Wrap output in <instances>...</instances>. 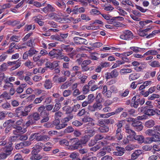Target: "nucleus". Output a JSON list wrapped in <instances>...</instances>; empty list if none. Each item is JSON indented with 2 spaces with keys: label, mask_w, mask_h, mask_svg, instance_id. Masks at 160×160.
Wrapping results in <instances>:
<instances>
[{
  "label": "nucleus",
  "mask_w": 160,
  "mask_h": 160,
  "mask_svg": "<svg viewBox=\"0 0 160 160\" xmlns=\"http://www.w3.org/2000/svg\"><path fill=\"white\" fill-rule=\"evenodd\" d=\"M33 106V104L32 103L25 107L21 106L17 108L15 111L16 114V117L21 118L23 117L27 116L28 115Z\"/></svg>",
  "instance_id": "obj_1"
},
{
  "label": "nucleus",
  "mask_w": 160,
  "mask_h": 160,
  "mask_svg": "<svg viewBox=\"0 0 160 160\" xmlns=\"http://www.w3.org/2000/svg\"><path fill=\"white\" fill-rule=\"evenodd\" d=\"M153 106H146L145 107H140L138 108V111L140 112H143L144 114L148 116L155 115L154 109H152Z\"/></svg>",
  "instance_id": "obj_2"
},
{
  "label": "nucleus",
  "mask_w": 160,
  "mask_h": 160,
  "mask_svg": "<svg viewBox=\"0 0 160 160\" xmlns=\"http://www.w3.org/2000/svg\"><path fill=\"white\" fill-rule=\"evenodd\" d=\"M102 100L101 99H96V102L92 106L88 105V110L91 112H93L96 111L101 110L102 108L101 103Z\"/></svg>",
  "instance_id": "obj_3"
},
{
  "label": "nucleus",
  "mask_w": 160,
  "mask_h": 160,
  "mask_svg": "<svg viewBox=\"0 0 160 160\" xmlns=\"http://www.w3.org/2000/svg\"><path fill=\"white\" fill-rule=\"evenodd\" d=\"M61 50L58 49H53L48 53V55L52 58H56L57 59H63L65 56L62 55Z\"/></svg>",
  "instance_id": "obj_4"
},
{
  "label": "nucleus",
  "mask_w": 160,
  "mask_h": 160,
  "mask_svg": "<svg viewBox=\"0 0 160 160\" xmlns=\"http://www.w3.org/2000/svg\"><path fill=\"white\" fill-rule=\"evenodd\" d=\"M128 121L132 122V126L136 131L139 132L142 130L143 126L142 122L132 118H129Z\"/></svg>",
  "instance_id": "obj_5"
},
{
  "label": "nucleus",
  "mask_w": 160,
  "mask_h": 160,
  "mask_svg": "<svg viewBox=\"0 0 160 160\" xmlns=\"http://www.w3.org/2000/svg\"><path fill=\"white\" fill-rule=\"evenodd\" d=\"M71 142L73 144L68 146V149L72 150L77 149L82 144L78 139L77 138H74L70 139V142Z\"/></svg>",
  "instance_id": "obj_6"
},
{
  "label": "nucleus",
  "mask_w": 160,
  "mask_h": 160,
  "mask_svg": "<svg viewBox=\"0 0 160 160\" xmlns=\"http://www.w3.org/2000/svg\"><path fill=\"white\" fill-rule=\"evenodd\" d=\"M133 33L131 31L126 30L123 32V33L120 35V37L123 40H129L133 38Z\"/></svg>",
  "instance_id": "obj_7"
},
{
  "label": "nucleus",
  "mask_w": 160,
  "mask_h": 160,
  "mask_svg": "<svg viewBox=\"0 0 160 160\" xmlns=\"http://www.w3.org/2000/svg\"><path fill=\"white\" fill-rule=\"evenodd\" d=\"M125 132L128 134L127 136L128 138H129L130 141H133V137L136 134L135 132L132 130L128 125H126L125 127Z\"/></svg>",
  "instance_id": "obj_8"
},
{
  "label": "nucleus",
  "mask_w": 160,
  "mask_h": 160,
  "mask_svg": "<svg viewBox=\"0 0 160 160\" xmlns=\"http://www.w3.org/2000/svg\"><path fill=\"white\" fill-rule=\"evenodd\" d=\"M74 43L77 45L85 44L88 43L87 40L83 38L78 37H75L73 38Z\"/></svg>",
  "instance_id": "obj_9"
},
{
  "label": "nucleus",
  "mask_w": 160,
  "mask_h": 160,
  "mask_svg": "<svg viewBox=\"0 0 160 160\" xmlns=\"http://www.w3.org/2000/svg\"><path fill=\"white\" fill-rule=\"evenodd\" d=\"M38 111L40 113V116L42 117L48 116L49 113L48 110L45 109V108L43 105H42L39 107L38 109Z\"/></svg>",
  "instance_id": "obj_10"
},
{
  "label": "nucleus",
  "mask_w": 160,
  "mask_h": 160,
  "mask_svg": "<svg viewBox=\"0 0 160 160\" xmlns=\"http://www.w3.org/2000/svg\"><path fill=\"white\" fill-rule=\"evenodd\" d=\"M119 73L117 69H114L110 73L107 72L106 75H107L106 78L107 79L112 78H116L118 75Z\"/></svg>",
  "instance_id": "obj_11"
},
{
  "label": "nucleus",
  "mask_w": 160,
  "mask_h": 160,
  "mask_svg": "<svg viewBox=\"0 0 160 160\" xmlns=\"http://www.w3.org/2000/svg\"><path fill=\"white\" fill-rule=\"evenodd\" d=\"M56 11L55 8L50 4H48L47 6L41 9V11L45 13H47L49 12H53Z\"/></svg>",
  "instance_id": "obj_12"
},
{
  "label": "nucleus",
  "mask_w": 160,
  "mask_h": 160,
  "mask_svg": "<svg viewBox=\"0 0 160 160\" xmlns=\"http://www.w3.org/2000/svg\"><path fill=\"white\" fill-rule=\"evenodd\" d=\"M116 150L117 151L113 152V153L114 155L117 156H122L124 153L125 151L124 148L119 147H116Z\"/></svg>",
  "instance_id": "obj_13"
},
{
  "label": "nucleus",
  "mask_w": 160,
  "mask_h": 160,
  "mask_svg": "<svg viewBox=\"0 0 160 160\" xmlns=\"http://www.w3.org/2000/svg\"><path fill=\"white\" fill-rule=\"evenodd\" d=\"M59 19L58 22L60 23H70L73 20V18L61 17L60 15Z\"/></svg>",
  "instance_id": "obj_14"
},
{
  "label": "nucleus",
  "mask_w": 160,
  "mask_h": 160,
  "mask_svg": "<svg viewBox=\"0 0 160 160\" xmlns=\"http://www.w3.org/2000/svg\"><path fill=\"white\" fill-rule=\"evenodd\" d=\"M12 142H9L8 145H7L4 149V151L8 156L12 153L13 148L12 147Z\"/></svg>",
  "instance_id": "obj_15"
},
{
  "label": "nucleus",
  "mask_w": 160,
  "mask_h": 160,
  "mask_svg": "<svg viewBox=\"0 0 160 160\" xmlns=\"http://www.w3.org/2000/svg\"><path fill=\"white\" fill-rule=\"evenodd\" d=\"M28 119H32V120H34L35 123L36 121L40 119V115L38 112H35L29 115L28 117Z\"/></svg>",
  "instance_id": "obj_16"
},
{
  "label": "nucleus",
  "mask_w": 160,
  "mask_h": 160,
  "mask_svg": "<svg viewBox=\"0 0 160 160\" xmlns=\"http://www.w3.org/2000/svg\"><path fill=\"white\" fill-rule=\"evenodd\" d=\"M147 64L146 62H140V65L137 67H135L134 69L137 72H141L145 68L147 67Z\"/></svg>",
  "instance_id": "obj_17"
},
{
  "label": "nucleus",
  "mask_w": 160,
  "mask_h": 160,
  "mask_svg": "<svg viewBox=\"0 0 160 160\" xmlns=\"http://www.w3.org/2000/svg\"><path fill=\"white\" fill-rule=\"evenodd\" d=\"M44 144L41 142H38L33 147V152L36 153H38L42 148Z\"/></svg>",
  "instance_id": "obj_18"
},
{
  "label": "nucleus",
  "mask_w": 160,
  "mask_h": 160,
  "mask_svg": "<svg viewBox=\"0 0 160 160\" xmlns=\"http://www.w3.org/2000/svg\"><path fill=\"white\" fill-rule=\"evenodd\" d=\"M150 30V28H147L144 30L140 29L138 32V33L140 36L143 37L146 36V38H147V36L149 35L147 32Z\"/></svg>",
  "instance_id": "obj_19"
},
{
  "label": "nucleus",
  "mask_w": 160,
  "mask_h": 160,
  "mask_svg": "<svg viewBox=\"0 0 160 160\" xmlns=\"http://www.w3.org/2000/svg\"><path fill=\"white\" fill-rule=\"evenodd\" d=\"M145 102V99L144 98H139L137 99L136 102L134 103L132 106L135 108H137L138 105L140 104L141 105H142Z\"/></svg>",
  "instance_id": "obj_20"
},
{
  "label": "nucleus",
  "mask_w": 160,
  "mask_h": 160,
  "mask_svg": "<svg viewBox=\"0 0 160 160\" xmlns=\"http://www.w3.org/2000/svg\"><path fill=\"white\" fill-rule=\"evenodd\" d=\"M12 87H13V84L8 81V78H6L4 81L3 89L8 90L9 88Z\"/></svg>",
  "instance_id": "obj_21"
},
{
  "label": "nucleus",
  "mask_w": 160,
  "mask_h": 160,
  "mask_svg": "<svg viewBox=\"0 0 160 160\" xmlns=\"http://www.w3.org/2000/svg\"><path fill=\"white\" fill-rule=\"evenodd\" d=\"M153 142H158V144L160 142V133L158 132H156L152 137Z\"/></svg>",
  "instance_id": "obj_22"
},
{
  "label": "nucleus",
  "mask_w": 160,
  "mask_h": 160,
  "mask_svg": "<svg viewBox=\"0 0 160 160\" xmlns=\"http://www.w3.org/2000/svg\"><path fill=\"white\" fill-rule=\"evenodd\" d=\"M27 131L26 129L22 130V128L21 127H18V128L13 130V133L14 135H17L19 134H22Z\"/></svg>",
  "instance_id": "obj_23"
},
{
  "label": "nucleus",
  "mask_w": 160,
  "mask_h": 160,
  "mask_svg": "<svg viewBox=\"0 0 160 160\" xmlns=\"http://www.w3.org/2000/svg\"><path fill=\"white\" fill-rule=\"evenodd\" d=\"M61 50L62 51L64 50L67 52H71L73 49V48L70 47L69 45H66L64 44L61 45Z\"/></svg>",
  "instance_id": "obj_24"
},
{
  "label": "nucleus",
  "mask_w": 160,
  "mask_h": 160,
  "mask_svg": "<svg viewBox=\"0 0 160 160\" xmlns=\"http://www.w3.org/2000/svg\"><path fill=\"white\" fill-rule=\"evenodd\" d=\"M60 15L56 13L52 12L48 15V17L51 19L54 20L58 22L59 20Z\"/></svg>",
  "instance_id": "obj_25"
},
{
  "label": "nucleus",
  "mask_w": 160,
  "mask_h": 160,
  "mask_svg": "<svg viewBox=\"0 0 160 160\" xmlns=\"http://www.w3.org/2000/svg\"><path fill=\"white\" fill-rule=\"evenodd\" d=\"M142 153V152L141 150H135L131 155V159L133 160L137 159Z\"/></svg>",
  "instance_id": "obj_26"
},
{
  "label": "nucleus",
  "mask_w": 160,
  "mask_h": 160,
  "mask_svg": "<svg viewBox=\"0 0 160 160\" xmlns=\"http://www.w3.org/2000/svg\"><path fill=\"white\" fill-rule=\"evenodd\" d=\"M140 77V74L134 73L130 74L129 76V80L130 81H134L138 78Z\"/></svg>",
  "instance_id": "obj_27"
},
{
  "label": "nucleus",
  "mask_w": 160,
  "mask_h": 160,
  "mask_svg": "<svg viewBox=\"0 0 160 160\" xmlns=\"http://www.w3.org/2000/svg\"><path fill=\"white\" fill-rule=\"evenodd\" d=\"M33 153L34 154L30 158L31 160H40L42 158V156L41 155L36 152H33Z\"/></svg>",
  "instance_id": "obj_28"
},
{
  "label": "nucleus",
  "mask_w": 160,
  "mask_h": 160,
  "mask_svg": "<svg viewBox=\"0 0 160 160\" xmlns=\"http://www.w3.org/2000/svg\"><path fill=\"white\" fill-rule=\"evenodd\" d=\"M49 137L47 135H42L39 133L38 135L37 141H47L49 140Z\"/></svg>",
  "instance_id": "obj_29"
},
{
  "label": "nucleus",
  "mask_w": 160,
  "mask_h": 160,
  "mask_svg": "<svg viewBox=\"0 0 160 160\" xmlns=\"http://www.w3.org/2000/svg\"><path fill=\"white\" fill-rule=\"evenodd\" d=\"M11 97L7 92L5 91L0 95V98L4 99L7 100H10Z\"/></svg>",
  "instance_id": "obj_30"
},
{
  "label": "nucleus",
  "mask_w": 160,
  "mask_h": 160,
  "mask_svg": "<svg viewBox=\"0 0 160 160\" xmlns=\"http://www.w3.org/2000/svg\"><path fill=\"white\" fill-rule=\"evenodd\" d=\"M148 64L152 68L160 67V62L157 61H149Z\"/></svg>",
  "instance_id": "obj_31"
},
{
  "label": "nucleus",
  "mask_w": 160,
  "mask_h": 160,
  "mask_svg": "<svg viewBox=\"0 0 160 160\" xmlns=\"http://www.w3.org/2000/svg\"><path fill=\"white\" fill-rule=\"evenodd\" d=\"M155 124L154 121L152 119L146 121L145 123V126L148 128H151L153 127Z\"/></svg>",
  "instance_id": "obj_32"
},
{
  "label": "nucleus",
  "mask_w": 160,
  "mask_h": 160,
  "mask_svg": "<svg viewBox=\"0 0 160 160\" xmlns=\"http://www.w3.org/2000/svg\"><path fill=\"white\" fill-rule=\"evenodd\" d=\"M45 98V95L42 96L40 97L34 99L33 103L35 104L40 103Z\"/></svg>",
  "instance_id": "obj_33"
},
{
  "label": "nucleus",
  "mask_w": 160,
  "mask_h": 160,
  "mask_svg": "<svg viewBox=\"0 0 160 160\" xmlns=\"http://www.w3.org/2000/svg\"><path fill=\"white\" fill-rule=\"evenodd\" d=\"M144 137L142 135H134L133 140H137L139 142L142 143L144 142Z\"/></svg>",
  "instance_id": "obj_34"
},
{
  "label": "nucleus",
  "mask_w": 160,
  "mask_h": 160,
  "mask_svg": "<svg viewBox=\"0 0 160 160\" xmlns=\"http://www.w3.org/2000/svg\"><path fill=\"white\" fill-rule=\"evenodd\" d=\"M100 132L102 133L107 132L109 131V128L108 126L104 125L98 128Z\"/></svg>",
  "instance_id": "obj_35"
},
{
  "label": "nucleus",
  "mask_w": 160,
  "mask_h": 160,
  "mask_svg": "<svg viewBox=\"0 0 160 160\" xmlns=\"http://www.w3.org/2000/svg\"><path fill=\"white\" fill-rule=\"evenodd\" d=\"M52 84L51 80L49 79H47L45 81L44 85L45 88L48 89L52 88Z\"/></svg>",
  "instance_id": "obj_36"
},
{
  "label": "nucleus",
  "mask_w": 160,
  "mask_h": 160,
  "mask_svg": "<svg viewBox=\"0 0 160 160\" xmlns=\"http://www.w3.org/2000/svg\"><path fill=\"white\" fill-rule=\"evenodd\" d=\"M16 63H15L14 65L11 68V70H14L18 68L21 65L22 63L20 62V61L19 60V59L16 61Z\"/></svg>",
  "instance_id": "obj_37"
},
{
  "label": "nucleus",
  "mask_w": 160,
  "mask_h": 160,
  "mask_svg": "<svg viewBox=\"0 0 160 160\" xmlns=\"http://www.w3.org/2000/svg\"><path fill=\"white\" fill-rule=\"evenodd\" d=\"M160 33V30H155L153 31L151 33L149 34L147 37V38H150L154 37L157 34Z\"/></svg>",
  "instance_id": "obj_38"
},
{
  "label": "nucleus",
  "mask_w": 160,
  "mask_h": 160,
  "mask_svg": "<svg viewBox=\"0 0 160 160\" xmlns=\"http://www.w3.org/2000/svg\"><path fill=\"white\" fill-rule=\"evenodd\" d=\"M90 137L88 135H86L83 137H82L80 142L82 144H86L89 140Z\"/></svg>",
  "instance_id": "obj_39"
},
{
  "label": "nucleus",
  "mask_w": 160,
  "mask_h": 160,
  "mask_svg": "<svg viewBox=\"0 0 160 160\" xmlns=\"http://www.w3.org/2000/svg\"><path fill=\"white\" fill-rule=\"evenodd\" d=\"M62 110L63 111L65 112L67 114H70L72 111V108L68 106H66L63 107Z\"/></svg>",
  "instance_id": "obj_40"
},
{
  "label": "nucleus",
  "mask_w": 160,
  "mask_h": 160,
  "mask_svg": "<svg viewBox=\"0 0 160 160\" xmlns=\"http://www.w3.org/2000/svg\"><path fill=\"white\" fill-rule=\"evenodd\" d=\"M27 84L26 83L21 84L20 86L17 88V92L18 93H21L23 91V88L26 87Z\"/></svg>",
  "instance_id": "obj_41"
},
{
  "label": "nucleus",
  "mask_w": 160,
  "mask_h": 160,
  "mask_svg": "<svg viewBox=\"0 0 160 160\" xmlns=\"http://www.w3.org/2000/svg\"><path fill=\"white\" fill-rule=\"evenodd\" d=\"M39 135V133H34L31 134L29 138V140L30 141H32L35 139L37 141L38 140V135Z\"/></svg>",
  "instance_id": "obj_42"
},
{
  "label": "nucleus",
  "mask_w": 160,
  "mask_h": 160,
  "mask_svg": "<svg viewBox=\"0 0 160 160\" xmlns=\"http://www.w3.org/2000/svg\"><path fill=\"white\" fill-rule=\"evenodd\" d=\"M35 28V25H32V24H27L25 26V31H28L31 30H33Z\"/></svg>",
  "instance_id": "obj_43"
},
{
  "label": "nucleus",
  "mask_w": 160,
  "mask_h": 160,
  "mask_svg": "<svg viewBox=\"0 0 160 160\" xmlns=\"http://www.w3.org/2000/svg\"><path fill=\"white\" fill-rule=\"evenodd\" d=\"M156 131H155V130L153 129H149L147 130L145 132L146 134L148 135L149 136H152L154 135V134L155 133Z\"/></svg>",
  "instance_id": "obj_44"
},
{
  "label": "nucleus",
  "mask_w": 160,
  "mask_h": 160,
  "mask_svg": "<svg viewBox=\"0 0 160 160\" xmlns=\"http://www.w3.org/2000/svg\"><path fill=\"white\" fill-rule=\"evenodd\" d=\"M61 104L60 102H56V103L52 111V112H54L58 111L61 108Z\"/></svg>",
  "instance_id": "obj_45"
},
{
  "label": "nucleus",
  "mask_w": 160,
  "mask_h": 160,
  "mask_svg": "<svg viewBox=\"0 0 160 160\" xmlns=\"http://www.w3.org/2000/svg\"><path fill=\"white\" fill-rule=\"evenodd\" d=\"M50 38L51 39L53 40H56L61 42L63 41L60 37L58 35H51L50 37Z\"/></svg>",
  "instance_id": "obj_46"
},
{
  "label": "nucleus",
  "mask_w": 160,
  "mask_h": 160,
  "mask_svg": "<svg viewBox=\"0 0 160 160\" xmlns=\"http://www.w3.org/2000/svg\"><path fill=\"white\" fill-rule=\"evenodd\" d=\"M38 52V51L34 49L33 48H31L28 51V56L31 57L34 54L37 53Z\"/></svg>",
  "instance_id": "obj_47"
},
{
  "label": "nucleus",
  "mask_w": 160,
  "mask_h": 160,
  "mask_svg": "<svg viewBox=\"0 0 160 160\" xmlns=\"http://www.w3.org/2000/svg\"><path fill=\"white\" fill-rule=\"evenodd\" d=\"M98 9H92L90 11V13L93 15H99L101 14L100 11L97 10Z\"/></svg>",
  "instance_id": "obj_48"
},
{
  "label": "nucleus",
  "mask_w": 160,
  "mask_h": 160,
  "mask_svg": "<svg viewBox=\"0 0 160 160\" xmlns=\"http://www.w3.org/2000/svg\"><path fill=\"white\" fill-rule=\"evenodd\" d=\"M59 143L60 145L62 146H68L69 144V142L65 139L60 140L59 142Z\"/></svg>",
  "instance_id": "obj_49"
},
{
  "label": "nucleus",
  "mask_w": 160,
  "mask_h": 160,
  "mask_svg": "<svg viewBox=\"0 0 160 160\" xmlns=\"http://www.w3.org/2000/svg\"><path fill=\"white\" fill-rule=\"evenodd\" d=\"M74 131V128L70 126H68L64 130V133H70Z\"/></svg>",
  "instance_id": "obj_50"
},
{
  "label": "nucleus",
  "mask_w": 160,
  "mask_h": 160,
  "mask_svg": "<svg viewBox=\"0 0 160 160\" xmlns=\"http://www.w3.org/2000/svg\"><path fill=\"white\" fill-rule=\"evenodd\" d=\"M160 97V95L158 94H153L148 98V100H152L155 98H158Z\"/></svg>",
  "instance_id": "obj_51"
},
{
  "label": "nucleus",
  "mask_w": 160,
  "mask_h": 160,
  "mask_svg": "<svg viewBox=\"0 0 160 160\" xmlns=\"http://www.w3.org/2000/svg\"><path fill=\"white\" fill-rule=\"evenodd\" d=\"M67 125L68 124L66 123H59L57 126L55 127V128L56 129L59 130L65 128Z\"/></svg>",
  "instance_id": "obj_52"
},
{
  "label": "nucleus",
  "mask_w": 160,
  "mask_h": 160,
  "mask_svg": "<svg viewBox=\"0 0 160 160\" xmlns=\"http://www.w3.org/2000/svg\"><path fill=\"white\" fill-rule=\"evenodd\" d=\"M2 108L4 109L7 110L9 108H10L11 107V105L8 102H6L2 105Z\"/></svg>",
  "instance_id": "obj_53"
},
{
  "label": "nucleus",
  "mask_w": 160,
  "mask_h": 160,
  "mask_svg": "<svg viewBox=\"0 0 160 160\" xmlns=\"http://www.w3.org/2000/svg\"><path fill=\"white\" fill-rule=\"evenodd\" d=\"M130 49L135 52H138L140 51V49L145 50L144 48H141L137 47H131L130 48Z\"/></svg>",
  "instance_id": "obj_54"
},
{
  "label": "nucleus",
  "mask_w": 160,
  "mask_h": 160,
  "mask_svg": "<svg viewBox=\"0 0 160 160\" xmlns=\"http://www.w3.org/2000/svg\"><path fill=\"white\" fill-rule=\"evenodd\" d=\"M104 121H105V124L107 125L112 124L114 122V119L111 118L108 119H105Z\"/></svg>",
  "instance_id": "obj_55"
},
{
  "label": "nucleus",
  "mask_w": 160,
  "mask_h": 160,
  "mask_svg": "<svg viewBox=\"0 0 160 160\" xmlns=\"http://www.w3.org/2000/svg\"><path fill=\"white\" fill-rule=\"evenodd\" d=\"M7 78H8V77H5V74L4 73L0 74V86H2V82L4 81Z\"/></svg>",
  "instance_id": "obj_56"
},
{
  "label": "nucleus",
  "mask_w": 160,
  "mask_h": 160,
  "mask_svg": "<svg viewBox=\"0 0 160 160\" xmlns=\"http://www.w3.org/2000/svg\"><path fill=\"white\" fill-rule=\"evenodd\" d=\"M132 72V70L130 68L122 69L120 70V73L126 74L127 73H130Z\"/></svg>",
  "instance_id": "obj_57"
},
{
  "label": "nucleus",
  "mask_w": 160,
  "mask_h": 160,
  "mask_svg": "<svg viewBox=\"0 0 160 160\" xmlns=\"http://www.w3.org/2000/svg\"><path fill=\"white\" fill-rule=\"evenodd\" d=\"M95 98L92 94H90L88 96V101L89 104L92 103L93 101Z\"/></svg>",
  "instance_id": "obj_58"
},
{
  "label": "nucleus",
  "mask_w": 160,
  "mask_h": 160,
  "mask_svg": "<svg viewBox=\"0 0 160 160\" xmlns=\"http://www.w3.org/2000/svg\"><path fill=\"white\" fill-rule=\"evenodd\" d=\"M15 44L14 42H12L11 43L9 49L6 51L7 53H11L14 51V50H12V49L14 48Z\"/></svg>",
  "instance_id": "obj_59"
},
{
  "label": "nucleus",
  "mask_w": 160,
  "mask_h": 160,
  "mask_svg": "<svg viewBox=\"0 0 160 160\" xmlns=\"http://www.w3.org/2000/svg\"><path fill=\"white\" fill-rule=\"evenodd\" d=\"M25 65L29 68H31L34 67L33 63L30 61H28L25 63Z\"/></svg>",
  "instance_id": "obj_60"
},
{
  "label": "nucleus",
  "mask_w": 160,
  "mask_h": 160,
  "mask_svg": "<svg viewBox=\"0 0 160 160\" xmlns=\"http://www.w3.org/2000/svg\"><path fill=\"white\" fill-rule=\"evenodd\" d=\"M88 134L87 135H88L90 138L93 136L95 133V132L94 130L93 129H91L88 130L87 132Z\"/></svg>",
  "instance_id": "obj_61"
},
{
  "label": "nucleus",
  "mask_w": 160,
  "mask_h": 160,
  "mask_svg": "<svg viewBox=\"0 0 160 160\" xmlns=\"http://www.w3.org/2000/svg\"><path fill=\"white\" fill-rule=\"evenodd\" d=\"M7 65L6 63H3L0 65V71H5L7 69Z\"/></svg>",
  "instance_id": "obj_62"
},
{
  "label": "nucleus",
  "mask_w": 160,
  "mask_h": 160,
  "mask_svg": "<svg viewBox=\"0 0 160 160\" xmlns=\"http://www.w3.org/2000/svg\"><path fill=\"white\" fill-rule=\"evenodd\" d=\"M8 22L10 25L15 26L19 24L20 22L18 20H11L9 21Z\"/></svg>",
  "instance_id": "obj_63"
},
{
  "label": "nucleus",
  "mask_w": 160,
  "mask_h": 160,
  "mask_svg": "<svg viewBox=\"0 0 160 160\" xmlns=\"http://www.w3.org/2000/svg\"><path fill=\"white\" fill-rule=\"evenodd\" d=\"M104 7V10L107 11L111 12L114 9V8L110 5H105Z\"/></svg>",
  "instance_id": "obj_64"
}]
</instances>
